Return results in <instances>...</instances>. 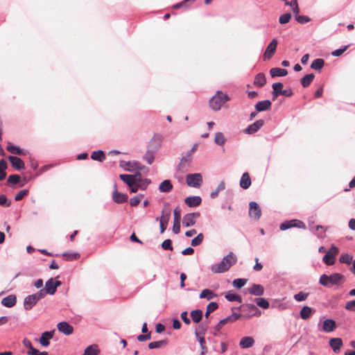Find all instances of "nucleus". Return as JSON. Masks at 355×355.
<instances>
[{
	"instance_id": "nucleus-54",
	"label": "nucleus",
	"mask_w": 355,
	"mask_h": 355,
	"mask_svg": "<svg viewBox=\"0 0 355 355\" xmlns=\"http://www.w3.org/2000/svg\"><path fill=\"white\" fill-rule=\"evenodd\" d=\"M29 193L28 189H23L19 191L15 196V200L16 201H19L23 199L25 196H26Z\"/></svg>"
},
{
	"instance_id": "nucleus-61",
	"label": "nucleus",
	"mask_w": 355,
	"mask_h": 355,
	"mask_svg": "<svg viewBox=\"0 0 355 355\" xmlns=\"http://www.w3.org/2000/svg\"><path fill=\"white\" fill-rule=\"evenodd\" d=\"M295 19L300 24H306L310 21V18L305 15H296Z\"/></svg>"
},
{
	"instance_id": "nucleus-52",
	"label": "nucleus",
	"mask_w": 355,
	"mask_h": 355,
	"mask_svg": "<svg viewBox=\"0 0 355 355\" xmlns=\"http://www.w3.org/2000/svg\"><path fill=\"white\" fill-rule=\"evenodd\" d=\"M204 239V235L200 233L196 238L191 240V244L193 246H198L201 244Z\"/></svg>"
},
{
	"instance_id": "nucleus-45",
	"label": "nucleus",
	"mask_w": 355,
	"mask_h": 355,
	"mask_svg": "<svg viewBox=\"0 0 355 355\" xmlns=\"http://www.w3.org/2000/svg\"><path fill=\"white\" fill-rule=\"evenodd\" d=\"M225 298L230 302H234V301L239 302H242L241 296H239V295L234 294V293H230V292H228L225 294Z\"/></svg>"
},
{
	"instance_id": "nucleus-24",
	"label": "nucleus",
	"mask_w": 355,
	"mask_h": 355,
	"mask_svg": "<svg viewBox=\"0 0 355 355\" xmlns=\"http://www.w3.org/2000/svg\"><path fill=\"white\" fill-rule=\"evenodd\" d=\"M17 303V297L15 295H10L2 299L1 304L8 308L14 306Z\"/></svg>"
},
{
	"instance_id": "nucleus-32",
	"label": "nucleus",
	"mask_w": 355,
	"mask_h": 355,
	"mask_svg": "<svg viewBox=\"0 0 355 355\" xmlns=\"http://www.w3.org/2000/svg\"><path fill=\"white\" fill-rule=\"evenodd\" d=\"M314 313V310H313L311 307L308 306H304L302 307L300 312V315L302 319L307 320L311 315Z\"/></svg>"
},
{
	"instance_id": "nucleus-4",
	"label": "nucleus",
	"mask_w": 355,
	"mask_h": 355,
	"mask_svg": "<svg viewBox=\"0 0 355 355\" xmlns=\"http://www.w3.org/2000/svg\"><path fill=\"white\" fill-rule=\"evenodd\" d=\"M159 147V144L157 143L156 139H154L150 140L148 150L144 156V159L147 162L148 164H153L155 159L154 155L158 150Z\"/></svg>"
},
{
	"instance_id": "nucleus-21",
	"label": "nucleus",
	"mask_w": 355,
	"mask_h": 355,
	"mask_svg": "<svg viewBox=\"0 0 355 355\" xmlns=\"http://www.w3.org/2000/svg\"><path fill=\"white\" fill-rule=\"evenodd\" d=\"M54 330L51 331H44L42 334V336L40 338V343L42 346L46 347L49 345L50 342L49 340L53 337Z\"/></svg>"
},
{
	"instance_id": "nucleus-51",
	"label": "nucleus",
	"mask_w": 355,
	"mask_h": 355,
	"mask_svg": "<svg viewBox=\"0 0 355 355\" xmlns=\"http://www.w3.org/2000/svg\"><path fill=\"white\" fill-rule=\"evenodd\" d=\"M11 205V200H9L6 195H0V206L9 207Z\"/></svg>"
},
{
	"instance_id": "nucleus-13",
	"label": "nucleus",
	"mask_w": 355,
	"mask_h": 355,
	"mask_svg": "<svg viewBox=\"0 0 355 355\" xmlns=\"http://www.w3.org/2000/svg\"><path fill=\"white\" fill-rule=\"evenodd\" d=\"M62 284L60 281H54L53 279H49L45 284L44 289L49 295H53L56 289Z\"/></svg>"
},
{
	"instance_id": "nucleus-11",
	"label": "nucleus",
	"mask_w": 355,
	"mask_h": 355,
	"mask_svg": "<svg viewBox=\"0 0 355 355\" xmlns=\"http://www.w3.org/2000/svg\"><path fill=\"white\" fill-rule=\"evenodd\" d=\"M119 177L129 187L136 182H140L141 175L140 173H137L135 175L121 174Z\"/></svg>"
},
{
	"instance_id": "nucleus-48",
	"label": "nucleus",
	"mask_w": 355,
	"mask_h": 355,
	"mask_svg": "<svg viewBox=\"0 0 355 355\" xmlns=\"http://www.w3.org/2000/svg\"><path fill=\"white\" fill-rule=\"evenodd\" d=\"M255 302L259 306H260L263 309H266L269 308V306H270L269 302L264 298H261V297L256 298Z\"/></svg>"
},
{
	"instance_id": "nucleus-46",
	"label": "nucleus",
	"mask_w": 355,
	"mask_h": 355,
	"mask_svg": "<svg viewBox=\"0 0 355 355\" xmlns=\"http://www.w3.org/2000/svg\"><path fill=\"white\" fill-rule=\"evenodd\" d=\"M66 261L77 260L80 257V254L78 252L75 253H67L65 252L62 254Z\"/></svg>"
},
{
	"instance_id": "nucleus-53",
	"label": "nucleus",
	"mask_w": 355,
	"mask_h": 355,
	"mask_svg": "<svg viewBox=\"0 0 355 355\" xmlns=\"http://www.w3.org/2000/svg\"><path fill=\"white\" fill-rule=\"evenodd\" d=\"M214 141L218 145H223L225 142V139L221 132H217L216 134Z\"/></svg>"
},
{
	"instance_id": "nucleus-10",
	"label": "nucleus",
	"mask_w": 355,
	"mask_h": 355,
	"mask_svg": "<svg viewBox=\"0 0 355 355\" xmlns=\"http://www.w3.org/2000/svg\"><path fill=\"white\" fill-rule=\"evenodd\" d=\"M171 216V209H164L159 218L160 232L164 233L166 230Z\"/></svg>"
},
{
	"instance_id": "nucleus-2",
	"label": "nucleus",
	"mask_w": 355,
	"mask_h": 355,
	"mask_svg": "<svg viewBox=\"0 0 355 355\" xmlns=\"http://www.w3.org/2000/svg\"><path fill=\"white\" fill-rule=\"evenodd\" d=\"M345 277L339 273H333L330 275H322L320 277V284L324 286L329 287L343 283Z\"/></svg>"
},
{
	"instance_id": "nucleus-35",
	"label": "nucleus",
	"mask_w": 355,
	"mask_h": 355,
	"mask_svg": "<svg viewBox=\"0 0 355 355\" xmlns=\"http://www.w3.org/2000/svg\"><path fill=\"white\" fill-rule=\"evenodd\" d=\"M314 74L313 73H309L306 76H304L300 80L301 85L303 87L306 88L308 87L312 81L314 79Z\"/></svg>"
},
{
	"instance_id": "nucleus-39",
	"label": "nucleus",
	"mask_w": 355,
	"mask_h": 355,
	"mask_svg": "<svg viewBox=\"0 0 355 355\" xmlns=\"http://www.w3.org/2000/svg\"><path fill=\"white\" fill-rule=\"evenodd\" d=\"M324 61L323 59H321V58H318V59H315L314 60L311 64V68L314 69V70H316V71H320L322 69V68L324 67Z\"/></svg>"
},
{
	"instance_id": "nucleus-37",
	"label": "nucleus",
	"mask_w": 355,
	"mask_h": 355,
	"mask_svg": "<svg viewBox=\"0 0 355 355\" xmlns=\"http://www.w3.org/2000/svg\"><path fill=\"white\" fill-rule=\"evenodd\" d=\"M6 150L12 154L22 155H24L23 150L18 146L12 144L11 142H8Z\"/></svg>"
},
{
	"instance_id": "nucleus-60",
	"label": "nucleus",
	"mask_w": 355,
	"mask_h": 355,
	"mask_svg": "<svg viewBox=\"0 0 355 355\" xmlns=\"http://www.w3.org/2000/svg\"><path fill=\"white\" fill-rule=\"evenodd\" d=\"M291 18V15L290 13H285L280 16L279 19V21L282 24H284L288 23Z\"/></svg>"
},
{
	"instance_id": "nucleus-49",
	"label": "nucleus",
	"mask_w": 355,
	"mask_h": 355,
	"mask_svg": "<svg viewBox=\"0 0 355 355\" xmlns=\"http://www.w3.org/2000/svg\"><path fill=\"white\" fill-rule=\"evenodd\" d=\"M196 336L198 339L201 347V351L207 352V347L206 346V341L205 338L203 336H200V333L198 332H196Z\"/></svg>"
},
{
	"instance_id": "nucleus-38",
	"label": "nucleus",
	"mask_w": 355,
	"mask_h": 355,
	"mask_svg": "<svg viewBox=\"0 0 355 355\" xmlns=\"http://www.w3.org/2000/svg\"><path fill=\"white\" fill-rule=\"evenodd\" d=\"M266 77H265V75L263 73H258L255 78H254V85L257 86V87H263L265 84H266Z\"/></svg>"
},
{
	"instance_id": "nucleus-50",
	"label": "nucleus",
	"mask_w": 355,
	"mask_h": 355,
	"mask_svg": "<svg viewBox=\"0 0 355 355\" xmlns=\"http://www.w3.org/2000/svg\"><path fill=\"white\" fill-rule=\"evenodd\" d=\"M144 196L142 194H139L137 196H135L130 200V205L132 207L137 206L141 201Z\"/></svg>"
},
{
	"instance_id": "nucleus-47",
	"label": "nucleus",
	"mask_w": 355,
	"mask_h": 355,
	"mask_svg": "<svg viewBox=\"0 0 355 355\" xmlns=\"http://www.w3.org/2000/svg\"><path fill=\"white\" fill-rule=\"evenodd\" d=\"M353 260V257L349 254H343L339 258L340 263L350 264Z\"/></svg>"
},
{
	"instance_id": "nucleus-57",
	"label": "nucleus",
	"mask_w": 355,
	"mask_h": 355,
	"mask_svg": "<svg viewBox=\"0 0 355 355\" xmlns=\"http://www.w3.org/2000/svg\"><path fill=\"white\" fill-rule=\"evenodd\" d=\"M162 248L164 250L172 251L173 250V246H172V241H171V239H166L165 241H164L163 243H162Z\"/></svg>"
},
{
	"instance_id": "nucleus-6",
	"label": "nucleus",
	"mask_w": 355,
	"mask_h": 355,
	"mask_svg": "<svg viewBox=\"0 0 355 355\" xmlns=\"http://www.w3.org/2000/svg\"><path fill=\"white\" fill-rule=\"evenodd\" d=\"M273 92L272 100L275 101L279 95H284L286 96H291L293 93L291 89H282L283 84L281 83H274L272 85Z\"/></svg>"
},
{
	"instance_id": "nucleus-59",
	"label": "nucleus",
	"mask_w": 355,
	"mask_h": 355,
	"mask_svg": "<svg viewBox=\"0 0 355 355\" xmlns=\"http://www.w3.org/2000/svg\"><path fill=\"white\" fill-rule=\"evenodd\" d=\"M173 221L180 222L181 220V209L179 207H177L173 210Z\"/></svg>"
},
{
	"instance_id": "nucleus-30",
	"label": "nucleus",
	"mask_w": 355,
	"mask_h": 355,
	"mask_svg": "<svg viewBox=\"0 0 355 355\" xmlns=\"http://www.w3.org/2000/svg\"><path fill=\"white\" fill-rule=\"evenodd\" d=\"M173 184L168 180H165L162 182L159 186V190L160 192L168 193L173 189Z\"/></svg>"
},
{
	"instance_id": "nucleus-64",
	"label": "nucleus",
	"mask_w": 355,
	"mask_h": 355,
	"mask_svg": "<svg viewBox=\"0 0 355 355\" xmlns=\"http://www.w3.org/2000/svg\"><path fill=\"white\" fill-rule=\"evenodd\" d=\"M345 308L351 311H355V300L349 301L345 304Z\"/></svg>"
},
{
	"instance_id": "nucleus-8",
	"label": "nucleus",
	"mask_w": 355,
	"mask_h": 355,
	"mask_svg": "<svg viewBox=\"0 0 355 355\" xmlns=\"http://www.w3.org/2000/svg\"><path fill=\"white\" fill-rule=\"evenodd\" d=\"M291 227H298L301 229H306V225L301 220L293 219L291 220H286L283 222L280 226L279 229L282 231L288 230Z\"/></svg>"
},
{
	"instance_id": "nucleus-19",
	"label": "nucleus",
	"mask_w": 355,
	"mask_h": 355,
	"mask_svg": "<svg viewBox=\"0 0 355 355\" xmlns=\"http://www.w3.org/2000/svg\"><path fill=\"white\" fill-rule=\"evenodd\" d=\"M39 300L33 294L25 297L24 302V306L26 310H31Z\"/></svg>"
},
{
	"instance_id": "nucleus-16",
	"label": "nucleus",
	"mask_w": 355,
	"mask_h": 355,
	"mask_svg": "<svg viewBox=\"0 0 355 355\" xmlns=\"http://www.w3.org/2000/svg\"><path fill=\"white\" fill-rule=\"evenodd\" d=\"M58 330L64 335L69 336L73 331V327L67 322H60L57 324Z\"/></svg>"
},
{
	"instance_id": "nucleus-14",
	"label": "nucleus",
	"mask_w": 355,
	"mask_h": 355,
	"mask_svg": "<svg viewBox=\"0 0 355 355\" xmlns=\"http://www.w3.org/2000/svg\"><path fill=\"white\" fill-rule=\"evenodd\" d=\"M249 215L254 220H259L261 216V211L256 202H250Z\"/></svg>"
},
{
	"instance_id": "nucleus-26",
	"label": "nucleus",
	"mask_w": 355,
	"mask_h": 355,
	"mask_svg": "<svg viewBox=\"0 0 355 355\" xmlns=\"http://www.w3.org/2000/svg\"><path fill=\"white\" fill-rule=\"evenodd\" d=\"M271 105V102L269 100H265L262 101H259L255 105V109L257 112H263L270 110Z\"/></svg>"
},
{
	"instance_id": "nucleus-62",
	"label": "nucleus",
	"mask_w": 355,
	"mask_h": 355,
	"mask_svg": "<svg viewBox=\"0 0 355 355\" xmlns=\"http://www.w3.org/2000/svg\"><path fill=\"white\" fill-rule=\"evenodd\" d=\"M20 181V176L19 175H10L8 178V182L11 184H17Z\"/></svg>"
},
{
	"instance_id": "nucleus-20",
	"label": "nucleus",
	"mask_w": 355,
	"mask_h": 355,
	"mask_svg": "<svg viewBox=\"0 0 355 355\" xmlns=\"http://www.w3.org/2000/svg\"><path fill=\"white\" fill-rule=\"evenodd\" d=\"M202 199L200 196H189L184 199L185 204L189 207H195L201 204Z\"/></svg>"
},
{
	"instance_id": "nucleus-41",
	"label": "nucleus",
	"mask_w": 355,
	"mask_h": 355,
	"mask_svg": "<svg viewBox=\"0 0 355 355\" xmlns=\"http://www.w3.org/2000/svg\"><path fill=\"white\" fill-rule=\"evenodd\" d=\"M191 156L189 155L186 157H184L180 160V162L178 165V168L180 170L184 171L185 170L189 165L191 162Z\"/></svg>"
},
{
	"instance_id": "nucleus-29",
	"label": "nucleus",
	"mask_w": 355,
	"mask_h": 355,
	"mask_svg": "<svg viewBox=\"0 0 355 355\" xmlns=\"http://www.w3.org/2000/svg\"><path fill=\"white\" fill-rule=\"evenodd\" d=\"M113 200L116 203H123L128 200V196L125 193H121L117 190H115L112 196Z\"/></svg>"
},
{
	"instance_id": "nucleus-44",
	"label": "nucleus",
	"mask_w": 355,
	"mask_h": 355,
	"mask_svg": "<svg viewBox=\"0 0 355 355\" xmlns=\"http://www.w3.org/2000/svg\"><path fill=\"white\" fill-rule=\"evenodd\" d=\"M91 158L94 160L103 162L105 159L104 152L102 150H96L93 152L91 155Z\"/></svg>"
},
{
	"instance_id": "nucleus-5",
	"label": "nucleus",
	"mask_w": 355,
	"mask_h": 355,
	"mask_svg": "<svg viewBox=\"0 0 355 355\" xmlns=\"http://www.w3.org/2000/svg\"><path fill=\"white\" fill-rule=\"evenodd\" d=\"M186 182L189 187L199 188L202 183V177L200 173L188 174L186 175Z\"/></svg>"
},
{
	"instance_id": "nucleus-15",
	"label": "nucleus",
	"mask_w": 355,
	"mask_h": 355,
	"mask_svg": "<svg viewBox=\"0 0 355 355\" xmlns=\"http://www.w3.org/2000/svg\"><path fill=\"white\" fill-rule=\"evenodd\" d=\"M120 166L125 171H133L135 170H142L144 166L138 162H121Z\"/></svg>"
},
{
	"instance_id": "nucleus-17",
	"label": "nucleus",
	"mask_w": 355,
	"mask_h": 355,
	"mask_svg": "<svg viewBox=\"0 0 355 355\" xmlns=\"http://www.w3.org/2000/svg\"><path fill=\"white\" fill-rule=\"evenodd\" d=\"M264 124L263 120L256 121L252 124L250 125L245 130V132L247 134H253L257 132Z\"/></svg>"
},
{
	"instance_id": "nucleus-55",
	"label": "nucleus",
	"mask_w": 355,
	"mask_h": 355,
	"mask_svg": "<svg viewBox=\"0 0 355 355\" xmlns=\"http://www.w3.org/2000/svg\"><path fill=\"white\" fill-rule=\"evenodd\" d=\"M246 282V279H236L233 281V285L237 288H241L245 286Z\"/></svg>"
},
{
	"instance_id": "nucleus-43",
	"label": "nucleus",
	"mask_w": 355,
	"mask_h": 355,
	"mask_svg": "<svg viewBox=\"0 0 355 355\" xmlns=\"http://www.w3.org/2000/svg\"><path fill=\"white\" fill-rule=\"evenodd\" d=\"M167 343L168 341L166 340L151 342L148 344V348L150 349L160 348L162 347L166 346Z\"/></svg>"
},
{
	"instance_id": "nucleus-12",
	"label": "nucleus",
	"mask_w": 355,
	"mask_h": 355,
	"mask_svg": "<svg viewBox=\"0 0 355 355\" xmlns=\"http://www.w3.org/2000/svg\"><path fill=\"white\" fill-rule=\"evenodd\" d=\"M200 217V213L194 212L184 216L182 224L185 227L192 226L196 224V219Z\"/></svg>"
},
{
	"instance_id": "nucleus-22",
	"label": "nucleus",
	"mask_w": 355,
	"mask_h": 355,
	"mask_svg": "<svg viewBox=\"0 0 355 355\" xmlns=\"http://www.w3.org/2000/svg\"><path fill=\"white\" fill-rule=\"evenodd\" d=\"M8 160L11 163L12 166L17 170H20L24 168V163L23 160L15 156H9Z\"/></svg>"
},
{
	"instance_id": "nucleus-36",
	"label": "nucleus",
	"mask_w": 355,
	"mask_h": 355,
	"mask_svg": "<svg viewBox=\"0 0 355 355\" xmlns=\"http://www.w3.org/2000/svg\"><path fill=\"white\" fill-rule=\"evenodd\" d=\"M270 73L272 77L285 76L288 74V71L284 69L275 67L270 70Z\"/></svg>"
},
{
	"instance_id": "nucleus-40",
	"label": "nucleus",
	"mask_w": 355,
	"mask_h": 355,
	"mask_svg": "<svg viewBox=\"0 0 355 355\" xmlns=\"http://www.w3.org/2000/svg\"><path fill=\"white\" fill-rule=\"evenodd\" d=\"M191 317L192 320L195 323H198L200 322L202 318V311L200 309L194 310L191 312Z\"/></svg>"
},
{
	"instance_id": "nucleus-27",
	"label": "nucleus",
	"mask_w": 355,
	"mask_h": 355,
	"mask_svg": "<svg viewBox=\"0 0 355 355\" xmlns=\"http://www.w3.org/2000/svg\"><path fill=\"white\" fill-rule=\"evenodd\" d=\"M251 179L248 173H244L240 180V187L243 189H248L251 185Z\"/></svg>"
},
{
	"instance_id": "nucleus-23",
	"label": "nucleus",
	"mask_w": 355,
	"mask_h": 355,
	"mask_svg": "<svg viewBox=\"0 0 355 355\" xmlns=\"http://www.w3.org/2000/svg\"><path fill=\"white\" fill-rule=\"evenodd\" d=\"M248 293L251 295L260 296L264 293V288L261 284H253L248 289Z\"/></svg>"
},
{
	"instance_id": "nucleus-34",
	"label": "nucleus",
	"mask_w": 355,
	"mask_h": 355,
	"mask_svg": "<svg viewBox=\"0 0 355 355\" xmlns=\"http://www.w3.org/2000/svg\"><path fill=\"white\" fill-rule=\"evenodd\" d=\"M100 349L97 345H92L88 346L84 351L83 355H98Z\"/></svg>"
},
{
	"instance_id": "nucleus-18",
	"label": "nucleus",
	"mask_w": 355,
	"mask_h": 355,
	"mask_svg": "<svg viewBox=\"0 0 355 355\" xmlns=\"http://www.w3.org/2000/svg\"><path fill=\"white\" fill-rule=\"evenodd\" d=\"M24 344L29 349L27 352L28 355H49L46 352H41L38 349L34 348L31 342L28 340L24 339Z\"/></svg>"
},
{
	"instance_id": "nucleus-7",
	"label": "nucleus",
	"mask_w": 355,
	"mask_h": 355,
	"mask_svg": "<svg viewBox=\"0 0 355 355\" xmlns=\"http://www.w3.org/2000/svg\"><path fill=\"white\" fill-rule=\"evenodd\" d=\"M338 248L334 245H331L329 250L327 251L326 254L324 256L322 260L324 263L327 266H332L334 264L335 258L338 254Z\"/></svg>"
},
{
	"instance_id": "nucleus-9",
	"label": "nucleus",
	"mask_w": 355,
	"mask_h": 355,
	"mask_svg": "<svg viewBox=\"0 0 355 355\" xmlns=\"http://www.w3.org/2000/svg\"><path fill=\"white\" fill-rule=\"evenodd\" d=\"M278 42L276 39H273L266 47L263 55V60H269L275 53Z\"/></svg>"
},
{
	"instance_id": "nucleus-28",
	"label": "nucleus",
	"mask_w": 355,
	"mask_h": 355,
	"mask_svg": "<svg viewBox=\"0 0 355 355\" xmlns=\"http://www.w3.org/2000/svg\"><path fill=\"white\" fill-rule=\"evenodd\" d=\"M336 327V322L331 319H327L323 322L322 329L325 332L333 331Z\"/></svg>"
},
{
	"instance_id": "nucleus-58",
	"label": "nucleus",
	"mask_w": 355,
	"mask_h": 355,
	"mask_svg": "<svg viewBox=\"0 0 355 355\" xmlns=\"http://www.w3.org/2000/svg\"><path fill=\"white\" fill-rule=\"evenodd\" d=\"M316 234L320 238H323L326 232V228L322 225H317L315 227Z\"/></svg>"
},
{
	"instance_id": "nucleus-63",
	"label": "nucleus",
	"mask_w": 355,
	"mask_h": 355,
	"mask_svg": "<svg viewBox=\"0 0 355 355\" xmlns=\"http://www.w3.org/2000/svg\"><path fill=\"white\" fill-rule=\"evenodd\" d=\"M48 294L47 292L44 288L41 289L36 293L33 294L38 300H40L41 299H43L46 295Z\"/></svg>"
},
{
	"instance_id": "nucleus-31",
	"label": "nucleus",
	"mask_w": 355,
	"mask_h": 355,
	"mask_svg": "<svg viewBox=\"0 0 355 355\" xmlns=\"http://www.w3.org/2000/svg\"><path fill=\"white\" fill-rule=\"evenodd\" d=\"M329 345L334 350V352H336L340 350L341 347L343 346V340L341 338H331L329 340Z\"/></svg>"
},
{
	"instance_id": "nucleus-56",
	"label": "nucleus",
	"mask_w": 355,
	"mask_h": 355,
	"mask_svg": "<svg viewBox=\"0 0 355 355\" xmlns=\"http://www.w3.org/2000/svg\"><path fill=\"white\" fill-rule=\"evenodd\" d=\"M309 296V293L300 292L294 295V299L297 302H302L306 300Z\"/></svg>"
},
{
	"instance_id": "nucleus-42",
	"label": "nucleus",
	"mask_w": 355,
	"mask_h": 355,
	"mask_svg": "<svg viewBox=\"0 0 355 355\" xmlns=\"http://www.w3.org/2000/svg\"><path fill=\"white\" fill-rule=\"evenodd\" d=\"M216 295L211 290L209 289H204L201 291L200 294V298H206L207 300H210L215 297Z\"/></svg>"
},
{
	"instance_id": "nucleus-1",
	"label": "nucleus",
	"mask_w": 355,
	"mask_h": 355,
	"mask_svg": "<svg viewBox=\"0 0 355 355\" xmlns=\"http://www.w3.org/2000/svg\"><path fill=\"white\" fill-rule=\"evenodd\" d=\"M237 261L236 257L230 252L225 256L220 263L214 264L211 267V270L214 273H223L227 271L231 266L234 265Z\"/></svg>"
},
{
	"instance_id": "nucleus-33",
	"label": "nucleus",
	"mask_w": 355,
	"mask_h": 355,
	"mask_svg": "<svg viewBox=\"0 0 355 355\" xmlns=\"http://www.w3.org/2000/svg\"><path fill=\"white\" fill-rule=\"evenodd\" d=\"M254 340L250 336L243 337L241 339L239 345L241 348H249L253 345Z\"/></svg>"
},
{
	"instance_id": "nucleus-25",
	"label": "nucleus",
	"mask_w": 355,
	"mask_h": 355,
	"mask_svg": "<svg viewBox=\"0 0 355 355\" xmlns=\"http://www.w3.org/2000/svg\"><path fill=\"white\" fill-rule=\"evenodd\" d=\"M244 310L248 311V318H251L254 315H260L261 311L257 309V307L252 304H246L243 307Z\"/></svg>"
},
{
	"instance_id": "nucleus-3",
	"label": "nucleus",
	"mask_w": 355,
	"mask_h": 355,
	"mask_svg": "<svg viewBox=\"0 0 355 355\" xmlns=\"http://www.w3.org/2000/svg\"><path fill=\"white\" fill-rule=\"evenodd\" d=\"M230 101V98L227 94H224L221 91H218L216 94L210 99L209 106L215 111L220 110L223 105Z\"/></svg>"
}]
</instances>
